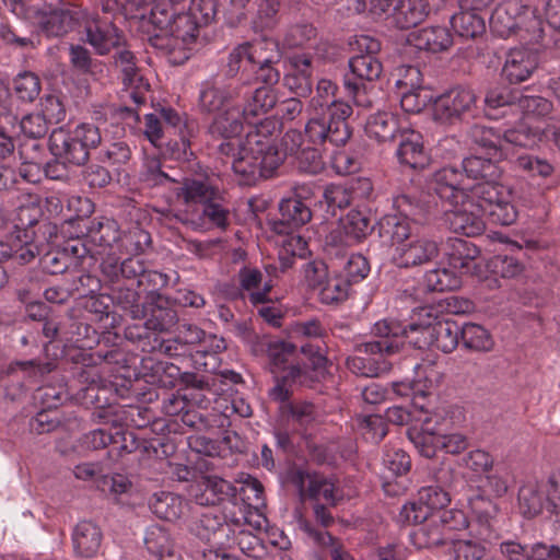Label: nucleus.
<instances>
[{"instance_id":"17","label":"nucleus","mask_w":560,"mask_h":560,"mask_svg":"<svg viewBox=\"0 0 560 560\" xmlns=\"http://www.w3.org/2000/svg\"><path fill=\"white\" fill-rule=\"evenodd\" d=\"M104 12L101 8V1L94 8L93 12L84 11V22L86 42L96 50L98 55H106L113 48L118 47L124 35L114 23L115 15L120 11Z\"/></svg>"},{"instance_id":"61","label":"nucleus","mask_w":560,"mask_h":560,"mask_svg":"<svg viewBox=\"0 0 560 560\" xmlns=\"http://www.w3.org/2000/svg\"><path fill=\"white\" fill-rule=\"evenodd\" d=\"M300 526L317 545L327 548L331 560H354L345 546L328 532L316 528L307 520H301Z\"/></svg>"},{"instance_id":"16","label":"nucleus","mask_w":560,"mask_h":560,"mask_svg":"<svg viewBox=\"0 0 560 560\" xmlns=\"http://www.w3.org/2000/svg\"><path fill=\"white\" fill-rule=\"evenodd\" d=\"M478 97L474 90L455 86L438 96L433 103V119L442 125H453L479 115Z\"/></svg>"},{"instance_id":"20","label":"nucleus","mask_w":560,"mask_h":560,"mask_svg":"<svg viewBox=\"0 0 560 560\" xmlns=\"http://www.w3.org/2000/svg\"><path fill=\"white\" fill-rule=\"evenodd\" d=\"M114 430L112 451H108L110 457L139 451L149 458H163L174 452V445L167 442L164 435L149 439L145 432H143L141 436H138L133 432L125 430L120 424L114 425Z\"/></svg>"},{"instance_id":"12","label":"nucleus","mask_w":560,"mask_h":560,"mask_svg":"<svg viewBox=\"0 0 560 560\" xmlns=\"http://www.w3.org/2000/svg\"><path fill=\"white\" fill-rule=\"evenodd\" d=\"M490 28L499 37L516 36L526 45L536 44L544 36L542 21L520 0L501 2L490 16Z\"/></svg>"},{"instance_id":"13","label":"nucleus","mask_w":560,"mask_h":560,"mask_svg":"<svg viewBox=\"0 0 560 560\" xmlns=\"http://www.w3.org/2000/svg\"><path fill=\"white\" fill-rule=\"evenodd\" d=\"M393 206L397 212L381 220L380 231L383 236L390 237L395 246L412 238L411 223H422L427 217L435 212L432 210L431 201L408 194L396 196Z\"/></svg>"},{"instance_id":"1","label":"nucleus","mask_w":560,"mask_h":560,"mask_svg":"<svg viewBox=\"0 0 560 560\" xmlns=\"http://www.w3.org/2000/svg\"><path fill=\"white\" fill-rule=\"evenodd\" d=\"M471 136L488 156L472 155L463 161L462 172L465 182L469 183L470 195H472V188L477 186L489 185L495 188L500 192V198L492 213L503 225H510L515 222L517 211L512 203L510 189L498 183L501 171L497 163L508 159L514 147L536 145L541 141L542 130L532 126L527 119H523L513 128L503 131L493 127L475 126Z\"/></svg>"},{"instance_id":"42","label":"nucleus","mask_w":560,"mask_h":560,"mask_svg":"<svg viewBox=\"0 0 560 560\" xmlns=\"http://www.w3.org/2000/svg\"><path fill=\"white\" fill-rule=\"evenodd\" d=\"M115 402L116 398H113L110 406L108 404L101 407L93 405L95 407L93 418L103 422L105 427L92 430L83 436L82 442L86 448L101 450L107 447L108 451H112L113 434H115L114 425H116V421L112 419Z\"/></svg>"},{"instance_id":"57","label":"nucleus","mask_w":560,"mask_h":560,"mask_svg":"<svg viewBox=\"0 0 560 560\" xmlns=\"http://www.w3.org/2000/svg\"><path fill=\"white\" fill-rule=\"evenodd\" d=\"M261 48L270 54L265 57L268 59L266 62H256L253 69L252 81L262 82L264 86H271L276 84L280 79L279 71L273 67L278 63L281 57L278 42L273 38L266 37L265 45Z\"/></svg>"},{"instance_id":"10","label":"nucleus","mask_w":560,"mask_h":560,"mask_svg":"<svg viewBox=\"0 0 560 560\" xmlns=\"http://www.w3.org/2000/svg\"><path fill=\"white\" fill-rule=\"evenodd\" d=\"M398 326H389L385 322L375 323L372 334L375 338L358 349L359 354L347 359V368L357 375L376 377L390 369L387 357L398 352L400 342Z\"/></svg>"},{"instance_id":"21","label":"nucleus","mask_w":560,"mask_h":560,"mask_svg":"<svg viewBox=\"0 0 560 560\" xmlns=\"http://www.w3.org/2000/svg\"><path fill=\"white\" fill-rule=\"evenodd\" d=\"M265 508L262 485L257 479L248 477L240 489H236V500L228 502L221 514L241 511L248 518V524L254 530H261L268 525V520L264 513Z\"/></svg>"},{"instance_id":"55","label":"nucleus","mask_w":560,"mask_h":560,"mask_svg":"<svg viewBox=\"0 0 560 560\" xmlns=\"http://www.w3.org/2000/svg\"><path fill=\"white\" fill-rule=\"evenodd\" d=\"M213 411L217 412V422H219L220 429L230 427V418L234 415L247 418L253 413L247 400L237 394H220L218 397H214Z\"/></svg>"},{"instance_id":"63","label":"nucleus","mask_w":560,"mask_h":560,"mask_svg":"<svg viewBox=\"0 0 560 560\" xmlns=\"http://www.w3.org/2000/svg\"><path fill=\"white\" fill-rule=\"evenodd\" d=\"M460 337V326L453 320L432 323V346L444 353L456 349Z\"/></svg>"},{"instance_id":"41","label":"nucleus","mask_w":560,"mask_h":560,"mask_svg":"<svg viewBox=\"0 0 560 560\" xmlns=\"http://www.w3.org/2000/svg\"><path fill=\"white\" fill-rule=\"evenodd\" d=\"M150 354L141 359V374L149 384L162 387H175L182 375V368L176 363L162 361Z\"/></svg>"},{"instance_id":"23","label":"nucleus","mask_w":560,"mask_h":560,"mask_svg":"<svg viewBox=\"0 0 560 560\" xmlns=\"http://www.w3.org/2000/svg\"><path fill=\"white\" fill-rule=\"evenodd\" d=\"M350 46L357 52L349 60L351 73L355 79L365 81L378 79L383 71L382 62L376 56L381 50V43L369 35H357L350 42Z\"/></svg>"},{"instance_id":"9","label":"nucleus","mask_w":560,"mask_h":560,"mask_svg":"<svg viewBox=\"0 0 560 560\" xmlns=\"http://www.w3.org/2000/svg\"><path fill=\"white\" fill-rule=\"evenodd\" d=\"M238 84L206 81L200 85L198 107L201 113L213 114L208 127L212 138H229L242 133Z\"/></svg>"},{"instance_id":"11","label":"nucleus","mask_w":560,"mask_h":560,"mask_svg":"<svg viewBox=\"0 0 560 560\" xmlns=\"http://www.w3.org/2000/svg\"><path fill=\"white\" fill-rule=\"evenodd\" d=\"M75 359L80 363L77 375L80 383L85 384L83 388V399L92 401L97 407L108 404L110 406L112 399L116 398L113 384L107 382L101 376L102 364H127L126 353L118 348L110 349L106 352L101 350L94 352H80Z\"/></svg>"},{"instance_id":"39","label":"nucleus","mask_w":560,"mask_h":560,"mask_svg":"<svg viewBox=\"0 0 560 560\" xmlns=\"http://www.w3.org/2000/svg\"><path fill=\"white\" fill-rule=\"evenodd\" d=\"M410 122L405 116L390 112H378L371 115L365 124V132L380 142L396 140Z\"/></svg>"},{"instance_id":"38","label":"nucleus","mask_w":560,"mask_h":560,"mask_svg":"<svg viewBox=\"0 0 560 560\" xmlns=\"http://www.w3.org/2000/svg\"><path fill=\"white\" fill-rule=\"evenodd\" d=\"M101 272L107 283L131 281L138 284V279L145 271V264L138 256H131L120 261V256L102 258Z\"/></svg>"},{"instance_id":"49","label":"nucleus","mask_w":560,"mask_h":560,"mask_svg":"<svg viewBox=\"0 0 560 560\" xmlns=\"http://www.w3.org/2000/svg\"><path fill=\"white\" fill-rule=\"evenodd\" d=\"M89 250L86 243L80 237L72 238L67 242L61 252H50L44 256V268L50 275L63 273L70 267L71 258L84 259Z\"/></svg>"},{"instance_id":"40","label":"nucleus","mask_w":560,"mask_h":560,"mask_svg":"<svg viewBox=\"0 0 560 560\" xmlns=\"http://www.w3.org/2000/svg\"><path fill=\"white\" fill-rule=\"evenodd\" d=\"M290 70L283 84L300 97H307L313 90V59L307 54H296L290 59Z\"/></svg>"},{"instance_id":"54","label":"nucleus","mask_w":560,"mask_h":560,"mask_svg":"<svg viewBox=\"0 0 560 560\" xmlns=\"http://www.w3.org/2000/svg\"><path fill=\"white\" fill-rule=\"evenodd\" d=\"M152 513L161 520L174 522L186 514L188 502L179 494L160 491L149 501Z\"/></svg>"},{"instance_id":"50","label":"nucleus","mask_w":560,"mask_h":560,"mask_svg":"<svg viewBox=\"0 0 560 560\" xmlns=\"http://www.w3.org/2000/svg\"><path fill=\"white\" fill-rule=\"evenodd\" d=\"M408 436L425 458L434 457L443 442L442 430L438 427V421L432 418H425L420 428L409 429Z\"/></svg>"},{"instance_id":"33","label":"nucleus","mask_w":560,"mask_h":560,"mask_svg":"<svg viewBox=\"0 0 560 560\" xmlns=\"http://www.w3.org/2000/svg\"><path fill=\"white\" fill-rule=\"evenodd\" d=\"M439 245L425 236L410 238L395 246L393 261L398 268H413L431 262L439 256Z\"/></svg>"},{"instance_id":"14","label":"nucleus","mask_w":560,"mask_h":560,"mask_svg":"<svg viewBox=\"0 0 560 560\" xmlns=\"http://www.w3.org/2000/svg\"><path fill=\"white\" fill-rule=\"evenodd\" d=\"M301 352L307 362L292 365L285 373L278 377L276 385L270 389L269 396L272 400L279 401L282 406L291 404L292 385L312 386L324 373L326 357L318 343H306L301 346Z\"/></svg>"},{"instance_id":"59","label":"nucleus","mask_w":560,"mask_h":560,"mask_svg":"<svg viewBox=\"0 0 560 560\" xmlns=\"http://www.w3.org/2000/svg\"><path fill=\"white\" fill-rule=\"evenodd\" d=\"M151 244V235L139 224H132L127 230L120 231L115 256H139Z\"/></svg>"},{"instance_id":"35","label":"nucleus","mask_w":560,"mask_h":560,"mask_svg":"<svg viewBox=\"0 0 560 560\" xmlns=\"http://www.w3.org/2000/svg\"><path fill=\"white\" fill-rule=\"evenodd\" d=\"M419 317H425V319L421 322L411 320L409 323H401L394 319H382L381 322H385L389 326L394 328V326H398L401 331L397 335L400 340L398 343V350L404 346L405 342H408L416 349H425L431 348L432 346V316L430 311L425 307H421L418 311Z\"/></svg>"},{"instance_id":"18","label":"nucleus","mask_w":560,"mask_h":560,"mask_svg":"<svg viewBox=\"0 0 560 560\" xmlns=\"http://www.w3.org/2000/svg\"><path fill=\"white\" fill-rule=\"evenodd\" d=\"M329 144L331 147L339 148L340 145H334L330 141L323 143H313L308 141L304 132L299 130H289L284 133L279 150L282 151L287 156L293 159V164L299 172L316 175L324 168V162L320 154V148H326Z\"/></svg>"},{"instance_id":"53","label":"nucleus","mask_w":560,"mask_h":560,"mask_svg":"<svg viewBox=\"0 0 560 560\" xmlns=\"http://www.w3.org/2000/svg\"><path fill=\"white\" fill-rule=\"evenodd\" d=\"M103 534L101 528L91 521L79 522L72 532V544L77 556L93 558L97 555Z\"/></svg>"},{"instance_id":"45","label":"nucleus","mask_w":560,"mask_h":560,"mask_svg":"<svg viewBox=\"0 0 560 560\" xmlns=\"http://www.w3.org/2000/svg\"><path fill=\"white\" fill-rule=\"evenodd\" d=\"M443 3L444 0H399L394 23L402 30L417 26Z\"/></svg>"},{"instance_id":"60","label":"nucleus","mask_w":560,"mask_h":560,"mask_svg":"<svg viewBox=\"0 0 560 560\" xmlns=\"http://www.w3.org/2000/svg\"><path fill=\"white\" fill-rule=\"evenodd\" d=\"M283 234L281 241V249L279 250V268L282 272L290 269L295 258H304L308 253L307 242L294 230H287V232H278Z\"/></svg>"},{"instance_id":"43","label":"nucleus","mask_w":560,"mask_h":560,"mask_svg":"<svg viewBox=\"0 0 560 560\" xmlns=\"http://www.w3.org/2000/svg\"><path fill=\"white\" fill-rule=\"evenodd\" d=\"M49 150L54 156L63 159L69 165L81 166L90 159L89 151H84L83 147L63 128L56 129L50 135Z\"/></svg>"},{"instance_id":"48","label":"nucleus","mask_w":560,"mask_h":560,"mask_svg":"<svg viewBox=\"0 0 560 560\" xmlns=\"http://www.w3.org/2000/svg\"><path fill=\"white\" fill-rule=\"evenodd\" d=\"M277 268L276 266L268 265L266 271L269 275V279L265 281L261 291L253 292L248 295V300L257 308L258 315L273 327H280L283 318L282 310L269 298V293L275 287L271 272L276 271Z\"/></svg>"},{"instance_id":"22","label":"nucleus","mask_w":560,"mask_h":560,"mask_svg":"<svg viewBox=\"0 0 560 560\" xmlns=\"http://www.w3.org/2000/svg\"><path fill=\"white\" fill-rule=\"evenodd\" d=\"M143 315L137 319H144V326H132L126 329H139L140 334L162 332L172 328L178 320L177 312L174 310L171 300L158 291H150L142 303Z\"/></svg>"},{"instance_id":"58","label":"nucleus","mask_w":560,"mask_h":560,"mask_svg":"<svg viewBox=\"0 0 560 560\" xmlns=\"http://www.w3.org/2000/svg\"><path fill=\"white\" fill-rule=\"evenodd\" d=\"M454 535H446L433 514L431 518L412 533L413 545L418 548H433L454 542Z\"/></svg>"},{"instance_id":"46","label":"nucleus","mask_w":560,"mask_h":560,"mask_svg":"<svg viewBox=\"0 0 560 560\" xmlns=\"http://www.w3.org/2000/svg\"><path fill=\"white\" fill-rule=\"evenodd\" d=\"M73 380L70 385L51 386L47 385L37 390V397L40 398L46 409L52 410L62 405L68 399H74L84 405H94L92 401L83 399V388L86 386L78 380L77 368L73 370Z\"/></svg>"},{"instance_id":"32","label":"nucleus","mask_w":560,"mask_h":560,"mask_svg":"<svg viewBox=\"0 0 560 560\" xmlns=\"http://www.w3.org/2000/svg\"><path fill=\"white\" fill-rule=\"evenodd\" d=\"M114 63L121 74L129 97L137 106L144 105L150 92V84L141 74L133 52L128 49L118 50L114 56Z\"/></svg>"},{"instance_id":"27","label":"nucleus","mask_w":560,"mask_h":560,"mask_svg":"<svg viewBox=\"0 0 560 560\" xmlns=\"http://www.w3.org/2000/svg\"><path fill=\"white\" fill-rule=\"evenodd\" d=\"M84 10L75 4L45 5L37 11V24L48 37H59L73 31L83 20Z\"/></svg>"},{"instance_id":"6","label":"nucleus","mask_w":560,"mask_h":560,"mask_svg":"<svg viewBox=\"0 0 560 560\" xmlns=\"http://www.w3.org/2000/svg\"><path fill=\"white\" fill-rule=\"evenodd\" d=\"M170 9L171 16L165 25H156L150 21V14H140L141 27L148 33L150 45L167 56L174 65L184 63L189 58V50L196 43L199 28L211 21H203L202 12H176Z\"/></svg>"},{"instance_id":"24","label":"nucleus","mask_w":560,"mask_h":560,"mask_svg":"<svg viewBox=\"0 0 560 560\" xmlns=\"http://www.w3.org/2000/svg\"><path fill=\"white\" fill-rule=\"evenodd\" d=\"M265 38L244 42L233 47L224 65L225 74L229 78H235L240 74V80L243 82L242 85L252 82L255 60L256 62H266L268 59L265 56L270 54L261 48L265 45Z\"/></svg>"},{"instance_id":"37","label":"nucleus","mask_w":560,"mask_h":560,"mask_svg":"<svg viewBox=\"0 0 560 560\" xmlns=\"http://www.w3.org/2000/svg\"><path fill=\"white\" fill-rule=\"evenodd\" d=\"M404 130L397 138L396 156L398 162L412 170L424 168L429 164L430 156L424 149L422 135L411 125Z\"/></svg>"},{"instance_id":"28","label":"nucleus","mask_w":560,"mask_h":560,"mask_svg":"<svg viewBox=\"0 0 560 560\" xmlns=\"http://www.w3.org/2000/svg\"><path fill=\"white\" fill-rule=\"evenodd\" d=\"M433 198L440 200L439 209L454 206L470 194L469 183L465 182L464 173L456 167H443L433 174L430 183Z\"/></svg>"},{"instance_id":"7","label":"nucleus","mask_w":560,"mask_h":560,"mask_svg":"<svg viewBox=\"0 0 560 560\" xmlns=\"http://www.w3.org/2000/svg\"><path fill=\"white\" fill-rule=\"evenodd\" d=\"M129 329L127 339L137 343L142 352L149 354H163L175 359L186 368L196 371L215 372L221 366L220 354L226 350V341L222 337L212 336L208 339V349H195L184 342L179 337L164 339L160 334Z\"/></svg>"},{"instance_id":"2","label":"nucleus","mask_w":560,"mask_h":560,"mask_svg":"<svg viewBox=\"0 0 560 560\" xmlns=\"http://www.w3.org/2000/svg\"><path fill=\"white\" fill-rule=\"evenodd\" d=\"M248 527V518L241 511L221 514L218 509L205 511L195 524L196 535L209 547L205 560H260L266 548L262 540Z\"/></svg>"},{"instance_id":"30","label":"nucleus","mask_w":560,"mask_h":560,"mask_svg":"<svg viewBox=\"0 0 560 560\" xmlns=\"http://www.w3.org/2000/svg\"><path fill=\"white\" fill-rule=\"evenodd\" d=\"M289 481L299 490L301 499L324 501L335 505L338 499L336 485L322 474L308 472L300 468L291 469Z\"/></svg>"},{"instance_id":"47","label":"nucleus","mask_w":560,"mask_h":560,"mask_svg":"<svg viewBox=\"0 0 560 560\" xmlns=\"http://www.w3.org/2000/svg\"><path fill=\"white\" fill-rule=\"evenodd\" d=\"M97 341L98 337L96 330L89 324L72 318L65 324L62 342L75 348L73 354H71L74 368H80V363L75 357L80 352H92L91 350Z\"/></svg>"},{"instance_id":"8","label":"nucleus","mask_w":560,"mask_h":560,"mask_svg":"<svg viewBox=\"0 0 560 560\" xmlns=\"http://www.w3.org/2000/svg\"><path fill=\"white\" fill-rule=\"evenodd\" d=\"M500 192L492 186L483 185L472 188V195L459 200L454 206L439 209V202L434 201L431 215L443 213L450 230L456 234L468 237L477 236L485 230L483 217H490L491 221L503 225L492 212L495 210Z\"/></svg>"},{"instance_id":"4","label":"nucleus","mask_w":560,"mask_h":560,"mask_svg":"<svg viewBox=\"0 0 560 560\" xmlns=\"http://www.w3.org/2000/svg\"><path fill=\"white\" fill-rule=\"evenodd\" d=\"M222 192L213 179L195 175L188 178L184 191L175 202L182 207L176 218L194 231H224L230 224V210L222 205Z\"/></svg>"},{"instance_id":"36","label":"nucleus","mask_w":560,"mask_h":560,"mask_svg":"<svg viewBox=\"0 0 560 560\" xmlns=\"http://www.w3.org/2000/svg\"><path fill=\"white\" fill-rule=\"evenodd\" d=\"M310 191L302 187L296 188L294 195L281 200L279 206L280 219L275 224L277 232H287V230H296L312 219L310 206L302 199L306 198Z\"/></svg>"},{"instance_id":"3","label":"nucleus","mask_w":560,"mask_h":560,"mask_svg":"<svg viewBox=\"0 0 560 560\" xmlns=\"http://www.w3.org/2000/svg\"><path fill=\"white\" fill-rule=\"evenodd\" d=\"M337 91V84L328 79L317 82L304 127L308 141L316 144L330 141L334 145H345L351 138L352 129L348 120L353 110L350 104L336 98Z\"/></svg>"},{"instance_id":"51","label":"nucleus","mask_w":560,"mask_h":560,"mask_svg":"<svg viewBox=\"0 0 560 560\" xmlns=\"http://www.w3.org/2000/svg\"><path fill=\"white\" fill-rule=\"evenodd\" d=\"M408 43L419 50L441 52L447 50L453 44V36L448 28L443 26L424 27L411 32Z\"/></svg>"},{"instance_id":"31","label":"nucleus","mask_w":560,"mask_h":560,"mask_svg":"<svg viewBox=\"0 0 560 560\" xmlns=\"http://www.w3.org/2000/svg\"><path fill=\"white\" fill-rule=\"evenodd\" d=\"M538 66V49L527 46L515 47L506 52L500 75L510 84H520L527 81Z\"/></svg>"},{"instance_id":"19","label":"nucleus","mask_w":560,"mask_h":560,"mask_svg":"<svg viewBox=\"0 0 560 560\" xmlns=\"http://www.w3.org/2000/svg\"><path fill=\"white\" fill-rule=\"evenodd\" d=\"M173 168L162 163L161 159L155 154L144 152V158L140 171V180L150 188L161 189L168 205H173L184 191L185 184L192 176L177 177L168 172Z\"/></svg>"},{"instance_id":"29","label":"nucleus","mask_w":560,"mask_h":560,"mask_svg":"<svg viewBox=\"0 0 560 560\" xmlns=\"http://www.w3.org/2000/svg\"><path fill=\"white\" fill-rule=\"evenodd\" d=\"M372 231L370 217L353 209L329 232L326 244L336 248L350 247L361 243Z\"/></svg>"},{"instance_id":"26","label":"nucleus","mask_w":560,"mask_h":560,"mask_svg":"<svg viewBox=\"0 0 560 560\" xmlns=\"http://www.w3.org/2000/svg\"><path fill=\"white\" fill-rule=\"evenodd\" d=\"M147 7H150V21L160 27L167 23L170 9L202 12L203 21H212L217 14L214 0H139L135 9L139 11Z\"/></svg>"},{"instance_id":"56","label":"nucleus","mask_w":560,"mask_h":560,"mask_svg":"<svg viewBox=\"0 0 560 560\" xmlns=\"http://www.w3.org/2000/svg\"><path fill=\"white\" fill-rule=\"evenodd\" d=\"M469 508L471 511V523L479 525L478 536L486 540L491 534V521L498 513V505L489 495L478 492L469 498Z\"/></svg>"},{"instance_id":"25","label":"nucleus","mask_w":560,"mask_h":560,"mask_svg":"<svg viewBox=\"0 0 560 560\" xmlns=\"http://www.w3.org/2000/svg\"><path fill=\"white\" fill-rule=\"evenodd\" d=\"M86 233L81 240L86 243L90 249L88 256L96 259V256L113 257L120 236V226L112 218H93L85 225Z\"/></svg>"},{"instance_id":"62","label":"nucleus","mask_w":560,"mask_h":560,"mask_svg":"<svg viewBox=\"0 0 560 560\" xmlns=\"http://www.w3.org/2000/svg\"><path fill=\"white\" fill-rule=\"evenodd\" d=\"M236 438L237 434L235 432H226L221 441L212 440L200 434H192L187 438V443L191 451L214 457L222 456V452L226 448L237 450V447L232 444V440Z\"/></svg>"},{"instance_id":"34","label":"nucleus","mask_w":560,"mask_h":560,"mask_svg":"<svg viewBox=\"0 0 560 560\" xmlns=\"http://www.w3.org/2000/svg\"><path fill=\"white\" fill-rule=\"evenodd\" d=\"M244 86L240 85V100L242 98L243 101V105L240 106L242 130L245 124L248 125L249 129L258 125L259 122H255L254 119L267 114L278 103L277 93L271 86H259L253 92L244 91Z\"/></svg>"},{"instance_id":"64","label":"nucleus","mask_w":560,"mask_h":560,"mask_svg":"<svg viewBox=\"0 0 560 560\" xmlns=\"http://www.w3.org/2000/svg\"><path fill=\"white\" fill-rule=\"evenodd\" d=\"M454 32L463 38H477L486 32L485 20L474 10H462L451 19Z\"/></svg>"},{"instance_id":"5","label":"nucleus","mask_w":560,"mask_h":560,"mask_svg":"<svg viewBox=\"0 0 560 560\" xmlns=\"http://www.w3.org/2000/svg\"><path fill=\"white\" fill-rule=\"evenodd\" d=\"M280 129L276 118H265L246 132L238 156L232 161V170L249 185L258 176L269 177L285 160L279 150L275 133Z\"/></svg>"},{"instance_id":"15","label":"nucleus","mask_w":560,"mask_h":560,"mask_svg":"<svg viewBox=\"0 0 560 560\" xmlns=\"http://www.w3.org/2000/svg\"><path fill=\"white\" fill-rule=\"evenodd\" d=\"M517 504L520 513L533 518L546 510L560 523V483L553 476L547 481L527 480L518 489Z\"/></svg>"},{"instance_id":"44","label":"nucleus","mask_w":560,"mask_h":560,"mask_svg":"<svg viewBox=\"0 0 560 560\" xmlns=\"http://www.w3.org/2000/svg\"><path fill=\"white\" fill-rule=\"evenodd\" d=\"M159 115L162 121L179 137V141H175L171 145L172 155L175 159L186 158L190 149L189 138L194 135V124L188 121L185 114H180L172 107H162Z\"/></svg>"},{"instance_id":"52","label":"nucleus","mask_w":560,"mask_h":560,"mask_svg":"<svg viewBox=\"0 0 560 560\" xmlns=\"http://www.w3.org/2000/svg\"><path fill=\"white\" fill-rule=\"evenodd\" d=\"M438 381V373L430 368L424 370V380L394 382L392 388L399 397H411L412 405L424 411L423 400L431 394L434 382Z\"/></svg>"}]
</instances>
